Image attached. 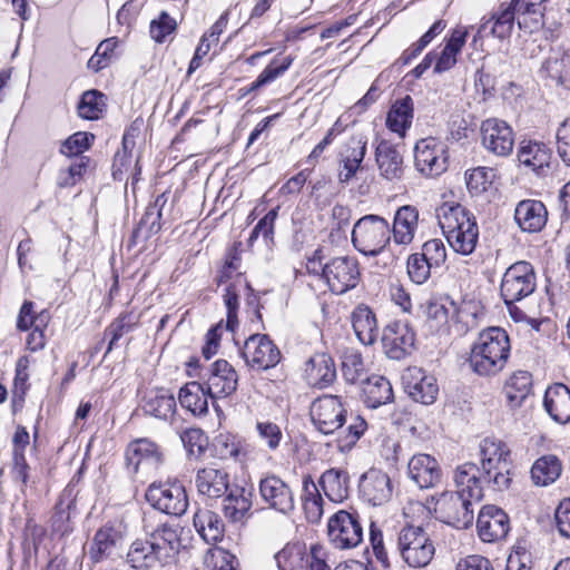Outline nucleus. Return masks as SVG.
Segmentation results:
<instances>
[{
  "mask_svg": "<svg viewBox=\"0 0 570 570\" xmlns=\"http://www.w3.org/2000/svg\"><path fill=\"white\" fill-rule=\"evenodd\" d=\"M242 356L252 368L268 370L281 360L277 346L265 334H253L244 343Z\"/></svg>",
  "mask_w": 570,
  "mask_h": 570,
  "instance_id": "obj_15",
  "label": "nucleus"
},
{
  "mask_svg": "<svg viewBox=\"0 0 570 570\" xmlns=\"http://www.w3.org/2000/svg\"><path fill=\"white\" fill-rule=\"evenodd\" d=\"M204 379V385L212 400L232 395L238 384L237 372L225 360L214 362Z\"/></svg>",
  "mask_w": 570,
  "mask_h": 570,
  "instance_id": "obj_18",
  "label": "nucleus"
},
{
  "mask_svg": "<svg viewBox=\"0 0 570 570\" xmlns=\"http://www.w3.org/2000/svg\"><path fill=\"white\" fill-rule=\"evenodd\" d=\"M547 0H512L518 13V24L521 29L533 32L543 26V3Z\"/></svg>",
  "mask_w": 570,
  "mask_h": 570,
  "instance_id": "obj_38",
  "label": "nucleus"
},
{
  "mask_svg": "<svg viewBox=\"0 0 570 570\" xmlns=\"http://www.w3.org/2000/svg\"><path fill=\"white\" fill-rule=\"evenodd\" d=\"M479 537L484 542H494L505 538L510 530L509 517L495 505H485L476 520Z\"/></svg>",
  "mask_w": 570,
  "mask_h": 570,
  "instance_id": "obj_20",
  "label": "nucleus"
},
{
  "mask_svg": "<svg viewBox=\"0 0 570 570\" xmlns=\"http://www.w3.org/2000/svg\"><path fill=\"white\" fill-rule=\"evenodd\" d=\"M209 393L204 383L191 381L180 387L178 400L180 405L195 416H203L208 412Z\"/></svg>",
  "mask_w": 570,
  "mask_h": 570,
  "instance_id": "obj_35",
  "label": "nucleus"
},
{
  "mask_svg": "<svg viewBox=\"0 0 570 570\" xmlns=\"http://www.w3.org/2000/svg\"><path fill=\"white\" fill-rule=\"evenodd\" d=\"M532 390V376L528 371H517L504 385V392L512 407L520 406Z\"/></svg>",
  "mask_w": 570,
  "mask_h": 570,
  "instance_id": "obj_46",
  "label": "nucleus"
},
{
  "mask_svg": "<svg viewBox=\"0 0 570 570\" xmlns=\"http://www.w3.org/2000/svg\"><path fill=\"white\" fill-rule=\"evenodd\" d=\"M309 412L314 426L323 434L334 433L346 420V411L336 395H323L316 399Z\"/></svg>",
  "mask_w": 570,
  "mask_h": 570,
  "instance_id": "obj_12",
  "label": "nucleus"
},
{
  "mask_svg": "<svg viewBox=\"0 0 570 570\" xmlns=\"http://www.w3.org/2000/svg\"><path fill=\"white\" fill-rule=\"evenodd\" d=\"M180 548V528L164 523L146 538L134 540L125 562L134 570H160L176 562Z\"/></svg>",
  "mask_w": 570,
  "mask_h": 570,
  "instance_id": "obj_1",
  "label": "nucleus"
},
{
  "mask_svg": "<svg viewBox=\"0 0 570 570\" xmlns=\"http://www.w3.org/2000/svg\"><path fill=\"white\" fill-rule=\"evenodd\" d=\"M483 478L492 482L498 490L507 489L511 482V452L508 445L498 439L485 438L480 443Z\"/></svg>",
  "mask_w": 570,
  "mask_h": 570,
  "instance_id": "obj_4",
  "label": "nucleus"
},
{
  "mask_svg": "<svg viewBox=\"0 0 570 570\" xmlns=\"http://www.w3.org/2000/svg\"><path fill=\"white\" fill-rule=\"evenodd\" d=\"M474 501L459 492H442L434 501L435 518L458 529L469 528L474 519Z\"/></svg>",
  "mask_w": 570,
  "mask_h": 570,
  "instance_id": "obj_8",
  "label": "nucleus"
},
{
  "mask_svg": "<svg viewBox=\"0 0 570 570\" xmlns=\"http://www.w3.org/2000/svg\"><path fill=\"white\" fill-rule=\"evenodd\" d=\"M94 135L78 131L62 142L60 153L68 157L79 155L89 148L90 140H94Z\"/></svg>",
  "mask_w": 570,
  "mask_h": 570,
  "instance_id": "obj_61",
  "label": "nucleus"
},
{
  "mask_svg": "<svg viewBox=\"0 0 570 570\" xmlns=\"http://www.w3.org/2000/svg\"><path fill=\"white\" fill-rule=\"evenodd\" d=\"M364 363L360 353L348 352L345 353L342 361V372L345 380L350 383H356L362 380L364 375Z\"/></svg>",
  "mask_w": 570,
  "mask_h": 570,
  "instance_id": "obj_56",
  "label": "nucleus"
},
{
  "mask_svg": "<svg viewBox=\"0 0 570 570\" xmlns=\"http://www.w3.org/2000/svg\"><path fill=\"white\" fill-rule=\"evenodd\" d=\"M375 159L382 177L400 179L403 175V157L390 141L382 140L375 150Z\"/></svg>",
  "mask_w": 570,
  "mask_h": 570,
  "instance_id": "obj_34",
  "label": "nucleus"
},
{
  "mask_svg": "<svg viewBox=\"0 0 570 570\" xmlns=\"http://www.w3.org/2000/svg\"><path fill=\"white\" fill-rule=\"evenodd\" d=\"M195 483L198 492L208 498H220L232 488L228 473L215 466L198 470Z\"/></svg>",
  "mask_w": 570,
  "mask_h": 570,
  "instance_id": "obj_29",
  "label": "nucleus"
},
{
  "mask_svg": "<svg viewBox=\"0 0 570 570\" xmlns=\"http://www.w3.org/2000/svg\"><path fill=\"white\" fill-rule=\"evenodd\" d=\"M414 165L426 177L440 176L448 166L444 144L434 137L420 139L414 147Z\"/></svg>",
  "mask_w": 570,
  "mask_h": 570,
  "instance_id": "obj_10",
  "label": "nucleus"
},
{
  "mask_svg": "<svg viewBox=\"0 0 570 570\" xmlns=\"http://www.w3.org/2000/svg\"><path fill=\"white\" fill-rule=\"evenodd\" d=\"M436 217L450 247L458 254L471 255L479 240L475 217L455 202L442 203L436 208Z\"/></svg>",
  "mask_w": 570,
  "mask_h": 570,
  "instance_id": "obj_2",
  "label": "nucleus"
},
{
  "mask_svg": "<svg viewBox=\"0 0 570 570\" xmlns=\"http://www.w3.org/2000/svg\"><path fill=\"white\" fill-rule=\"evenodd\" d=\"M391 227L379 215H365L353 226V246L365 256H377L390 244Z\"/></svg>",
  "mask_w": 570,
  "mask_h": 570,
  "instance_id": "obj_5",
  "label": "nucleus"
},
{
  "mask_svg": "<svg viewBox=\"0 0 570 570\" xmlns=\"http://www.w3.org/2000/svg\"><path fill=\"white\" fill-rule=\"evenodd\" d=\"M363 399L367 407L376 409L393 400V389L387 379L372 375L363 383Z\"/></svg>",
  "mask_w": 570,
  "mask_h": 570,
  "instance_id": "obj_40",
  "label": "nucleus"
},
{
  "mask_svg": "<svg viewBox=\"0 0 570 570\" xmlns=\"http://www.w3.org/2000/svg\"><path fill=\"white\" fill-rule=\"evenodd\" d=\"M304 377L308 385L324 389L336 377V368L332 357L325 353L311 356L304 367Z\"/></svg>",
  "mask_w": 570,
  "mask_h": 570,
  "instance_id": "obj_25",
  "label": "nucleus"
},
{
  "mask_svg": "<svg viewBox=\"0 0 570 570\" xmlns=\"http://www.w3.org/2000/svg\"><path fill=\"white\" fill-rule=\"evenodd\" d=\"M106 107L105 96L97 90L86 91L78 105V112L85 119H98Z\"/></svg>",
  "mask_w": 570,
  "mask_h": 570,
  "instance_id": "obj_50",
  "label": "nucleus"
},
{
  "mask_svg": "<svg viewBox=\"0 0 570 570\" xmlns=\"http://www.w3.org/2000/svg\"><path fill=\"white\" fill-rule=\"evenodd\" d=\"M126 459L132 471L138 472L140 469H157L163 461V454L157 444L140 439L128 445Z\"/></svg>",
  "mask_w": 570,
  "mask_h": 570,
  "instance_id": "obj_23",
  "label": "nucleus"
},
{
  "mask_svg": "<svg viewBox=\"0 0 570 570\" xmlns=\"http://www.w3.org/2000/svg\"><path fill=\"white\" fill-rule=\"evenodd\" d=\"M137 323V320L132 313L121 314L118 318H116L107 328L106 336L110 337L109 345L107 352H110L118 340H120L124 334L130 332Z\"/></svg>",
  "mask_w": 570,
  "mask_h": 570,
  "instance_id": "obj_55",
  "label": "nucleus"
},
{
  "mask_svg": "<svg viewBox=\"0 0 570 570\" xmlns=\"http://www.w3.org/2000/svg\"><path fill=\"white\" fill-rule=\"evenodd\" d=\"M360 491L368 503L381 505L392 497L390 476L381 470L371 469L362 475Z\"/></svg>",
  "mask_w": 570,
  "mask_h": 570,
  "instance_id": "obj_22",
  "label": "nucleus"
},
{
  "mask_svg": "<svg viewBox=\"0 0 570 570\" xmlns=\"http://www.w3.org/2000/svg\"><path fill=\"white\" fill-rule=\"evenodd\" d=\"M556 138L558 155L567 166H570V118L560 124Z\"/></svg>",
  "mask_w": 570,
  "mask_h": 570,
  "instance_id": "obj_64",
  "label": "nucleus"
},
{
  "mask_svg": "<svg viewBox=\"0 0 570 570\" xmlns=\"http://www.w3.org/2000/svg\"><path fill=\"white\" fill-rule=\"evenodd\" d=\"M185 449L191 455L202 454L207 446L205 433L197 428L186 429L180 435Z\"/></svg>",
  "mask_w": 570,
  "mask_h": 570,
  "instance_id": "obj_62",
  "label": "nucleus"
},
{
  "mask_svg": "<svg viewBox=\"0 0 570 570\" xmlns=\"http://www.w3.org/2000/svg\"><path fill=\"white\" fill-rule=\"evenodd\" d=\"M515 16H518L517 10L513 9L512 3L509 6L502 4L497 12H494L491 18L484 20L479 27L476 35L473 38V42L475 43L479 38L483 37V32L487 29L490 30V33L499 39H505L510 37Z\"/></svg>",
  "mask_w": 570,
  "mask_h": 570,
  "instance_id": "obj_30",
  "label": "nucleus"
},
{
  "mask_svg": "<svg viewBox=\"0 0 570 570\" xmlns=\"http://www.w3.org/2000/svg\"><path fill=\"white\" fill-rule=\"evenodd\" d=\"M306 551L301 544H287L275 554L278 570H303Z\"/></svg>",
  "mask_w": 570,
  "mask_h": 570,
  "instance_id": "obj_49",
  "label": "nucleus"
},
{
  "mask_svg": "<svg viewBox=\"0 0 570 570\" xmlns=\"http://www.w3.org/2000/svg\"><path fill=\"white\" fill-rule=\"evenodd\" d=\"M419 224V210L410 205L400 207L391 229L393 240L397 245H409L413 242Z\"/></svg>",
  "mask_w": 570,
  "mask_h": 570,
  "instance_id": "obj_32",
  "label": "nucleus"
},
{
  "mask_svg": "<svg viewBox=\"0 0 570 570\" xmlns=\"http://www.w3.org/2000/svg\"><path fill=\"white\" fill-rule=\"evenodd\" d=\"M548 414L558 423L570 421V390L562 383L549 386L543 399Z\"/></svg>",
  "mask_w": 570,
  "mask_h": 570,
  "instance_id": "obj_31",
  "label": "nucleus"
},
{
  "mask_svg": "<svg viewBox=\"0 0 570 570\" xmlns=\"http://www.w3.org/2000/svg\"><path fill=\"white\" fill-rule=\"evenodd\" d=\"M293 58L286 56L282 59H274L271 61L265 69L259 73L254 82H252L248 91L256 90L263 86H266L282 76L292 65Z\"/></svg>",
  "mask_w": 570,
  "mask_h": 570,
  "instance_id": "obj_51",
  "label": "nucleus"
},
{
  "mask_svg": "<svg viewBox=\"0 0 570 570\" xmlns=\"http://www.w3.org/2000/svg\"><path fill=\"white\" fill-rule=\"evenodd\" d=\"M88 167V159L80 157L67 169H61L58 176V185L62 188L75 186L83 176Z\"/></svg>",
  "mask_w": 570,
  "mask_h": 570,
  "instance_id": "obj_60",
  "label": "nucleus"
},
{
  "mask_svg": "<svg viewBox=\"0 0 570 570\" xmlns=\"http://www.w3.org/2000/svg\"><path fill=\"white\" fill-rule=\"evenodd\" d=\"M561 471V462L556 455H543L533 463L531 479L534 484L547 487L560 476Z\"/></svg>",
  "mask_w": 570,
  "mask_h": 570,
  "instance_id": "obj_45",
  "label": "nucleus"
},
{
  "mask_svg": "<svg viewBox=\"0 0 570 570\" xmlns=\"http://www.w3.org/2000/svg\"><path fill=\"white\" fill-rule=\"evenodd\" d=\"M328 537L338 549L357 547L363 540V528L357 515L341 510L328 521Z\"/></svg>",
  "mask_w": 570,
  "mask_h": 570,
  "instance_id": "obj_13",
  "label": "nucleus"
},
{
  "mask_svg": "<svg viewBox=\"0 0 570 570\" xmlns=\"http://www.w3.org/2000/svg\"><path fill=\"white\" fill-rule=\"evenodd\" d=\"M450 312H456L460 321H464L468 324V320H465L468 316L466 306L456 308L452 302L446 306L444 303L432 301L429 302L425 309L428 320L433 323L431 326L435 328H440L448 323Z\"/></svg>",
  "mask_w": 570,
  "mask_h": 570,
  "instance_id": "obj_48",
  "label": "nucleus"
},
{
  "mask_svg": "<svg viewBox=\"0 0 570 570\" xmlns=\"http://www.w3.org/2000/svg\"><path fill=\"white\" fill-rule=\"evenodd\" d=\"M432 267H440L446 259V249L439 238L426 240L420 253Z\"/></svg>",
  "mask_w": 570,
  "mask_h": 570,
  "instance_id": "obj_63",
  "label": "nucleus"
},
{
  "mask_svg": "<svg viewBox=\"0 0 570 570\" xmlns=\"http://www.w3.org/2000/svg\"><path fill=\"white\" fill-rule=\"evenodd\" d=\"M541 72L558 85H564L570 80V53L559 46L552 48L542 63Z\"/></svg>",
  "mask_w": 570,
  "mask_h": 570,
  "instance_id": "obj_39",
  "label": "nucleus"
},
{
  "mask_svg": "<svg viewBox=\"0 0 570 570\" xmlns=\"http://www.w3.org/2000/svg\"><path fill=\"white\" fill-rule=\"evenodd\" d=\"M510 350L507 332L500 327H489L472 343L469 366L479 376H494L505 367Z\"/></svg>",
  "mask_w": 570,
  "mask_h": 570,
  "instance_id": "obj_3",
  "label": "nucleus"
},
{
  "mask_svg": "<svg viewBox=\"0 0 570 570\" xmlns=\"http://www.w3.org/2000/svg\"><path fill=\"white\" fill-rule=\"evenodd\" d=\"M302 502L307 520L311 522L320 521L323 515V499L309 474L302 479Z\"/></svg>",
  "mask_w": 570,
  "mask_h": 570,
  "instance_id": "obj_44",
  "label": "nucleus"
},
{
  "mask_svg": "<svg viewBox=\"0 0 570 570\" xmlns=\"http://www.w3.org/2000/svg\"><path fill=\"white\" fill-rule=\"evenodd\" d=\"M397 550L402 560L414 569L429 566L435 554L433 541L420 525H405L400 530Z\"/></svg>",
  "mask_w": 570,
  "mask_h": 570,
  "instance_id": "obj_6",
  "label": "nucleus"
},
{
  "mask_svg": "<svg viewBox=\"0 0 570 570\" xmlns=\"http://www.w3.org/2000/svg\"><path fill=\"white\" fill-rule=\"evenodd\" d=\"M122 533L114 525L106 524L97 530L88 553L94 562L110 558L121 546Z\"/></svg>",
  "mask_w": 570,
  "mask_h": 570,
  "instance_id": "obj_28",
  "label": "nucleus"
},
{
  "mask_svg": "<svg viewBox=\"0 0 570 570\" xmlns=\"http://www.w3.org/2000/svg\"><path fill=\"white\" fill-rule=\"evenodd\" d=\"M410 478L421 488L428 489L441 482L442 471L438 461L424 453L413 455L407 464Z\"/></svg>",
  "mask_w": 570,
  "mask_h": 570,
  "instance_id": "obj_24",
  "label": "nucleus"
},
{
  "mask_svg": "<svg viewBox=\"0 0 570 570\" xmlns=\"http://www.w3.org/2000/svg\"><path fill=\"white\" fill-rule=\"evenodd\" d=\"M514 219L523 232L538 233L547 224L548 210L540 200L524 199L517 205Z\"/></svg>",
  "mask_w": 570,
  "mask_h": 570,
  "instance_id": "obj_26",
  "label": "nucleus"
},
{
  "mask_svg": "<svg viewBox=\"0 0 570 570\" xmlns=\"http://www.w3.org/2000/svg\"><path fill=\"white\" fill-rule=\"evenodd\" d=\"M226 493L223 500L224 515L232 522H243L252 509V492L234 485Z\"/></svg>",
  "mask_w": 570,
  "mask_h": 570,
  "instance_id": "obj_33",
  "label": "nucleus"
},
{
  "mask_svg": "<svg viewBox=\"0 0 570 570\" xmlns=\"http://www.w3.org/2000/svg\"><path fill=\"white\" fill-rule=\"evenodd\" d=\"M535 273L532 265L525 261L512 264L503 274L501 296L504 303L520 302L535 289Z\"/></svg>",
  "mask_w": 570,
  "mask_h": 570,
  "instance_id": "obj_9",
  "label": "nucleus"
},
{
  "mask_svg": "<svg viewBox=\"0 0 570 570\" xmlns=\"http://www.w3.org/2000/svg\"><path fill=\"white\" fill-rule=\"evenodd\" d=\"M480 469L476 464L466 462L459 465L454 471V483L456 492L464 494L469 499L478 502L482 499Z\"/></svg>",
  "mask_w": 570,
  "mask_h": 570,
  "instance_id": "obj_36",
  "label": "nucleus"
},
{
  "mask_svg": "<svg viewBox=\"0 0 570 570\" xmlns=\"http://www.w3.org/2000/svg\"><path fill=\"white\" fill-rule=\"evenodd\" d=\"M236 558L220 547L207 550L204 556V570H236Z\"/></svg>",
  "mask_w": 570,
  "mask_h": 570,
  "instance_id": "obj_52",
  "label": "nucleus"
},
{
  "mask_svg": "<svg viewBox=\"0 0 570 570\" xmlns=\"http://www.w3.org/2000/svg\"><path fill=\"white\" fill-rule=\"evenodd\" d=\"M367 141L363 137H352L340 155L338 179L348 183L361 169L366 154Z\"/></svg>",
  "mask_w": 570,
  "mask_h": 570,
  "instance_id": "obj_27",
  "label": "nucleus"
},
{
  "mask_svg": "<svg viewBox=\"0 0 570 570\" xmlns=\"http://www.w3.org/2000/svg\"><path fill=\"white\" fill-rule=\"evenodd\" d=\"M145 497L154 509L169 515H183L188 508L185 487L177 480L151 483Z\"/></svg>",
  "mask_w": 570,
  "mask_h": 570,
  "instance_id": "obj_7",
  "label": "nucleus"
},
{
  "mask_svg": "<svg viewBox=\"0 0 570 570\" xmlns=\"http://www.w3.org/2000/svg\"><path fill=\"white\" fill-rule=\"evenodd\" d=\"M414 342L415 334L406 322H391L383 331L382 344L390 358H403L412 351Z\"/></svg>",
  "mask_w": 570,
  "mask_h": 570,
  "instance_id": "obj_19",
  "label": "nucleus"
},
{
  "mask_svg": "<svg viewBox=\"0 0 570 570\" xmlns=\"http://www.w3.org/2000/svg\"><path fill=\"white\" fill-rule=\"evenodd\" d=\"M406 268L411 281L420 285L429 279L433 267L420 253H414L409 256Z\"/></svg>",
  "mask_w": 570,
  "mask_h": 570,
  "instance_id": "obj_58",
  "label": "nucleus"
},
{
  "mask_svg": "<svg viewBox=\"0 0 570 570\" xmlns=\"http://www.w3.org/2000/svg\"><path fill=\"white\" fill-rule=\"evenodd\" d=\"M481 139L483 147L497 155L508 156L514 146L512 128L503 120L490 118L481 125Z\"/></svg>",
  "mask_w": 570,
  "mask_h": 570,
  "instance_id": "obj_17",
  "label": "nucleus"
},
{
  "mask_svg": "<svg viewBox=\"0 0 570 570\" xmlns=\"http://www.w3.org/2000/svg\"><path fill=\"white\" fill-rule=\"evenodd\" d=\"M144 412L159 420H168L176 412V400L164 389L151 390L146 393L142 405Z\"/></svg>",
  "mask_w": 570,
  "mask_h": 570,
  "instance_id": "obj_37",
  "label": "nucleus"
},
{
  "mask_svg": "<svg viewBox=\"0 0 570 570\" xmlns=\"http://www.w3.org/2000/svg\"><path fill=\"white\" fill-rule=\"evenodd\" d=\"M194 527L206 542H217L224 535L225 525L220 517L208 509H199L194 515Z\"/></svg>",
  "mask_w": 570,
  "mask_h": 570,
  "instance_id": "obj_43",
  "label": "nucleus"
},
{
  "mask_svg": "<svg viewBox=\"0 0 570 570\" xmlns=\"http://www.w3.org/2000/svg\"><path fill=\"white\" fill-rule=\"evenodd\" d=\"M256 431L259 441L271 451L277 450L284 439L282 429L271 421H258Z\"/></svg>",
  "mask_w": 570,
  "mask_h": 570,
  "instance_id": "obj_54",
  "label": "nucleus"
},
{
  "mask_svg": "<svg viewBox=\"0 0 570 570\" xmlns=\"http://www.w3.org/2000/svg\"><path fill=\"white\" fill-rule=\"evenodd\" d=\"M117 46V40L115 38H109L99 43L96 49L95 55L88 61V68L94 71H99L106 68L114 55V51Z\"/></svg>",
  "mask_w": 570,
  "mask_h": 570,
  "instance_id": "obj_59",
  "label": "nucleus"
},
{
  "mask_svg": "<svg viewBox=\"0 0 570 570\" xmlns=\"http://www.w3.org/2000/svg\"><path fill=\"white\" fill-rule=\"evenodd\" d=\"M352 325L358 341L372 345L379 335L374 313L365 305H358L352 313Z\"/></svg>",
  "mask_w": 570,
  "mask_h": 570,
  "instance_id": "obj_42",
  "label": "nucleus"
},
{
  "mask_svg": "<svg viewBox=\"0 0 570 570\" xmlns=\"http://www.w3.org/2000/svg\"><path fill=\"white\" fill-rule=\"evenodd\" d=\"M238 283L229 284L224 294V303L227 309L226 330L235 331L238 325L237 311H238V297H239Z\"/></svg>",
  "mask_w": 570,
  "mask_h": 570,
  "instance_id": "obj_57",
  "label": "nucleus"
},
{
  "mask_svg": "<svg viewBox=\"0 0 570 570\" xmlns=\"http://www.w3.org/2000/svg\"><path fill=\"white\" fill-rule=\"evenodd\" d=\"M325 495L333 502H342L348 495L347 474L344 471L330 469L320 480Z\"/></svg>",
  "mask_w": 570,
  "mask_h": 570,
  "instance_id": "obj_47",
  "label": "nucleus"
},
{
  "mask_svg": "<svg viewBox=\"0 0 570 570\" xmlns=\"http://www.w3.org/2000/svg\"><path fill=\"white\" fill-rule=\"evenodd\" d=\"M358 263L354 257L338 256L325 263L324 282L334 294L354 288L360 279Z\"/></svg>",
  "mask_w": 570,
  "mask_h": 570,
  "instance_id": "obj_11",
  "label": "nucleus"
},
{
  "mask_svg": "<svg viewBox=\"0 0 570 570\" xmlns=\"http://www.w3.org/2000/svg\"><path fill=\"white\" fill-rule=\"evenodd\" d=\"M402 382L404 390L416 402L429 405L434 403L438 397L436 379L421 367L406 368L402 375Z\"/></svg>",
  "mask_w": 570,
  "mask_h": 570,
  "instance_id": "obj_16",
  "label": "nucleus"
},
{
  "mask_svg": "<svg viewBox=\"0 0 570 570\" xmlns=\"http://www.w3.org/2000/svg\"><path fill=\"white\" fill-rule=\"evenodd\" d=\"M518 161L537 176H544L550 168L551 150L540 141L522 140L517 153Z\"/></svg>",
  "mask_w": 570,
  "mask_h": 570,
  "instance_id": "obj_21",
  "label": "nucleus"
},
{
  "mask_svg": "<svg viewBox=\"0 0 570 570\" xmlns=\"http://www.w3.org/2000/svg\"><path fill=\"white\" fill-rule=\"evenodd\" d=\"M413 100L410 96L396 100L390 108L386 116L387 128L404 137L413 120Z\"/></svg>",
  "mask_w": 570,
  "mask_h": 570,
  "instance_id": "obj_41",
  "label": "nucleus"
},
{
  "mask_svg": "<svg viewBox=\"0 0 570 570\" xmlns=\"http://www.w3.org/2000/svg\"><path fill=\"white\" fill-rule=\"evenodd\" d=\"M494 171L488 167H478L465 173L468 189L473 194H481L492 185Z\"/></svg>",
  "mask_w": 570,
  "mask_h": 570,
  "instance_id": "obj_53",
  "label": "nucleus"
},
{
  "mask_svg": "<svg viewBox=\"0 0 570 570\" xmlns=\"http://www.w3.org/2000/svg\"><path fill=\"white\" fill-rule=\"evenodd\" d=\"M258 493L262 501L282 514H289L295 509L294 492L278 475L268 474L258 483Z\"/></svg>",
  "mask_w": 570,
  "mask_h": 570,
  "instance_id": "obj_14",
  "label": "nucleus"
}]
</instances>
